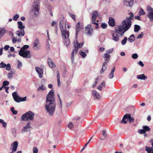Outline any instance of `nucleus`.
I'll list each match as a JSON object with an SVG mask.
<instances>
[{
  "label": "nucleus",
  "mask_w": 153,
  "mask_h": 153,
  "mask_svg": "<svg viewBox=\"0 0 153 153\" xmlns=\"http://www.w3.org/2000/svg\"><path fill=\"white\" fill-rule=\"evenodd\" d=\"M53 90H50L46 97L45 108L47 113L50 116H53L55 112L56 103L54 97Z\"/></svg>",
  "instance_id": "obj_1"
},
{
  "label": "nucleus",
  "mask_w": 153,
  "mask_h": 153,
  "mask_svg": "<svg viewBox=\"0 0 153 153\" xmlns=\"http://www.w3.org/2000/svg\"><path fill=\"white\" fill-rule=\"evenodd\" d=\"M63 20H60L59 25L60 30L61 31L62 35L64 44L66 46H68L69 44L70 41L69 38V31L66 29L64 30L63 28Z\"/></svg>",
  "instance_id": "obj_2"
},
{
  "label": "nucleus",
  "mask_w": 153,
  "mask_h": 153,
  "mask_svg": "<svg viewBox=\"0 0 153 153\" xmlns=\"http://www.w3.org/2000/svg\"><path fill=\"white\" fill-rule=\"evenodd\" d=\"M39 2L40 0H35L31 10V13L37 16L39 14Z\"/></svg>",
  "instance_id": "obj_3"
},
{
  "label": "nucleus",
  "mask_w": 153,
  "mask_h": 153,
  "mask_svg": "<svg viewBox=\"0 0 153 153\" xmlns=\"http://www.w3.org/2000/svg\"><path fill=\"white\" fill-rule=\"evenodd\" d=\"M34 114L31 111H29L22 115L21 119L22 121H26L28 120H33Z\"/></svg>",
  "instance_id": "obj_4"
},
{
  "label": "nucleus",
  "mask_w": 153,
  "mask_h": 153,
  "mask_svg": "<svg viewBox=\"0 0 153 153\" xmlns=\"http://www.w3.org/2000/svg\"><path fill=\"white\" fill-rule=\"evenodd\" d=\"M104 56L103 58L105 59V61L102 64V68L100 71L101 74L106 70L107 65V63L109 62L110 58V55L108 53H104Z\"/></svg>",
  "instance_id": "obj_5"
},
{
  "label": "nucleus",
  "mask_w": 153,
  "mask_h": 153,
  "mask_svg": "<svg viewBox=\"0 0 153 153\" xmlns=\"http://www.w3.org/2000/svg\"><path fill=\"white\" fill-rule=\"evenodd\" d=\"M126 31L121 25L116 27L115 28V32L117 36L121 37L123 35L124 33Z\"/></svg>",
  "instance_id": "obj_6"
},
{
  "label": "nucleus",
  "mask_w": 153,
  "mask_h": 153,
  "mask_svg": "<svg viewBox=\"0 0 153 153\" xmlns=\"http://www.w3.org/2000/svg\"><path fill=\"white\" fill-rule=\"evenodd\" d=\"M127 19H125L122 22V27L125 30L127 31L131 27V22L129 21Z\"/></svg>",
  "instance_id": "obj_7"
},
{
  "label": "nucleus",
  "mask_w": 153,
  "mask_h": 153,
  "mask_svg": "<svg viewBox=\"0 0 153 153\" xmlns=\"http://www.w3.org/2000/svg\"><path fill=\"white\" fill-rule=\"evenodd\" d=\"M146 11L147 12V16L149 18L151 22L153 21V9L148 5L147 6Z\"/></svg>",
  "instance_id": "obj_8"
},
{
  "label": "nucleus",
  "mask_w": 153,
  "mask_h": 153,
  "mask_svg": "<svg viewBox=\"0 0 153 153\" xmlns=\"http://www.w3.org/2000/svg\"><path fill=\"white\" fill-rule=\"evenodd\" d=\"M85 31L87 34L89 36L92 35L93 33V30L91 28V24L88 25L85 28Z\"/></svg>",
  "instance_id": "obj_9"
},
{
  "label": "nucleus",
  "mask_w": 153,
  "mask_h": 153,
  "mask_svg": "<svg viewBox=\"0 0 153 153\" xmlns=\"http://www.w3.org/2000/svg\"><path fill=\"white\" fill-rule=\"evenodd\" d=\"M19 54L21 56L24 58H30L31 57V54L29 51L26 50L23 53L19 52Z\"/></svg>",
  "instance_id": "obj_10"
},
{
  "label": "nucleus",
  "mask_w": 153,
  "mask_h": 153,
  "mask_svg": "<svg viewBox=\"0 0 153 153\" xmlns=\"http://www.w3.org/2000/svg\"><path fill=\"white\" fill-rule=\"evenodd\" d=\"M133 0H123V3L126 7H131L133 4Z\"/></svg>",
  "instance_id": "obj_11"
},
{
  "label": "nucleus",
  "mask_w": 153,
  "mask_h": 153,
  "mask_svg": "<svg viewBox=\"0 0 153 153\" xmlns=\"http://www.w3.org/2000/svg\"><path fill=\"white\" fill-rule=\"evenodd\" d=\"M33 48L34 50H37L40 47L39 39L36 38L33 42Z\"/></svg>",
  "instance_id": "obj_12"
},
{
  "label": "nucleus",
  "mask_w": 153,
  "mask_h": 153,
  "mask_svg": "<svg viewBox=\"0 0 153 153\" xmlns=\"http://www.w3.org/2000/svg\"><path fill=\"white\" fill-rule=\"evenodd\" d=\"M143 129L139 130L138 132L140 134H143L145 133L146 131H149L150 130V128L148 126H143Z\"/></svg>",
  "instance_id": "obj_13"
},
{
  "label": "nucleus",
  "mask_w": 153,
  "mask_h": 153,
  "mask_svg": "<svg viewBox=\"0 0 153 153\" xmlns=\"http://www.w3.org/2000/svg\"><path fill=\"white\" fill-rule=\"evenodd\" d=\"M35 70L36 72L39 74V77L40 78H42L43 74V69L38 67H36Z\"/></svg>",
  "instance_id": "obj_14"
},
{
  "label": "nucleus",
  "mask_w": 153,
  "mask_h": 153,
  "mask_svg": "<svg viewBox=\"0 0 153 153\" xmlns=\"http://www.w3.org/2000/svg\"><path fill=\"white\" fill-rule=\"evenodd\" d=\"M92 95L94 99L99 100L100 98V96L96 90H93L92 92Z\"/></svg>",
  "instance_id": "obj_15"
},
{
  "label": "nucleus",
  "mask_w": 153,
  "mask_h": 153,
  "mask_svg": "<svg viewBox=\"0 0 153 153\" xmlns=\"http://www.w3.org/2000/svg\"><path fill=\"white\" fill-rule=\"evenodd\" d=\"M18 146V143L17 141H15L12 143L11 145L10 149L13 150V151H16Z\"/></svg>",
  "instance_id": "obj_16"
},
{
  "label": "nucleus",
  "mask_w": 153,
  "mask_h": 153,
  "mask_svg": "<svg viewBox=\"0 0 153 153\" xmlns=\"http://www.w3.org/2000/svg\"><path fill=\"white\" fill-rule=\"evenodd\" d=\"M12 96L15 101L17 102H20V97L17 95L16 92H13L12 93Z\"/></svg>",
  "instance_id": "obj_17"
},
{
  "label": "nucleus",
  "mask_w": 153,
  "mask_h": 153,
  "mask_svg": "<svg viewBox=\"0 0 153 153\" xmlns=\"http://www.w3.org/2000/svg\"><path fill=\"white\" fill-rule=\"evenodd\" d=\"M16 34L19 36H23L25 34L24 30H19L16 32Z\"/></svg>",
  "instance_id": "obj_18"
},
{
  "label": "nucleus",
  "mask_w": 153,
  "mask_h": 153,
  "mask_svg": "<svg viewBox=\"0 0 153 153\" xmlns=\"http://www.w3.org/2000/svg\"><path fill=\"white\" fill-rule=\"evenodd\" d=\"M109 25L111 27L114 26L115 25L114 19L112 17H110L109 18Z\"/></svg>",
  "instance_id": "obj_19"
},
{
  "label": "nucleus",
  "mask_w": 153,
  "mask_h": 153,
  "mask_svg": "<svg viewBox=\"0 0 153 153\" xmlns=\"http://www.w3.org/2000/svg\"><path fill=\"white\" fill-rule=\"evenodd\" d=\"M74 44L75 49H77L78 51L79 48L82 47L83 44V43L81 44L79 43L77 40L76 41V42H74Z\"/></svg>",
  "instance_id": "obj_20"
},
{
  "label": "nucleus",
  "mask_w": 153,
  "mask_h": 153,
  "mask_svg": "<svg viewBox=\"0 0 153 153\" xmlns=\"http://www.w3.org/2000/svg\"><path fill=\"white\" fill-rule=\"evenodd\" d=\"M92 15V20H96L97 17L98 16V12L97 11H95L93 13Z\"/></svg>",
  "instance_id": "obj_21"
},
{
  "label": "nucleus",
  "mask_w": 153,
  "mask_h": 153,
  "mask_svg": "<svg viewBox=\"0 0 153 153\" xmlns=\"http://www.w3.org/2000/svg\"><path fill=\"white\" fill-rule=\"evenodd\" d=\"M137 78L138 79L145 80L147 78V76H145L144 74L137 75Z\"/></svg>",
  "instance_id": "obj_22"
},
{
  "label": "nucleus",
  "mask_w": 153,
  "mask_h": 153,
  "mask_svg": "<svg viewBox=\"0 0 153 153\" xmlns=\"http://www.w3.org/2000/svg\"><path fill=\"white\" fill-rule=\"evenodd\" d=\"M18 25V28L19 30H24L25 28V26L23 25L22 22L21 21H19L17 22Z\"/></svg>",
  "instance_id": "obj_23"
},
{
  "label": "nucleus",
  "mask_w": 153,
  "mask_h": 153,
  "mask_svg": "<svg viewBox=\"0 0 153 153\" xmlns=\"http://www.w3.org/2000/svg\"><path fill=\"white\" fill-rule=\"evenodd\" d=\"M80 24L79 22H78L76 25V37H77V36L78 35V32L80 30Z\"/></svg>",
  "instance_id": "obj_24"
},
{
  "label": "nucleus",
  "mask_w": 153,
  "mask_h": 153,
  "mask_svg": "<svg viewBox=\"0 0 153 153\" xmlns=\"http://www.w3.org/2000/svg\"><path fill=\"white\" fill-rule=\"evenodd\" d=\"M48 62L49 66L50 67L52 68L55 66V64L53 63V62L51 59L49 58L48 60Z\"/></svg>",
  "instance_id": "obj_25"
},
{
  "label": "nucleus",
  "mask_w": 153,
  "mask_h": 153,
  "mask_svg": "<svg viewBox=\"0 0 153 153\" xmlns=\"http://www.w3.org/2000/svg\"><path fill=\"white\" fill-rule=\"evenodd\" d=\"M115 67H114L112 69L111 72L109 74V76H108V78L109 79H112L113 78L114 76V71L115 70Z\"/></svg>",
  "instance_id": "obj_26"
},
{
  "label": "nucleus",
  "mask_w": 153,
  "mask_h": 153,
  "mask_svg": "<svg viewBox=\"0 0 153 153\" xmlns=\"http://www.w3.org/2000/svg\"><path fill=\"white\" fill-rule=\"evenodd\" d=\"M78 51L77 49H74L72 51L71 59L72 62H73L74 60V54L75 53V54L77 53Z\"/></svg>",
  "instance_id": "obj_27"
},
{
  "label": "nucleus",
  "mask_w": 153,
  "mask_h": 153,
  "mask_svg": "<svg viewBox=\"0 0 153 153\" xmlns=\"http://www.w3.org/2000/svg\"><path fill=\"white\" fill-rule=\"evenodd\" d=\"M145 148V150L148 153H153V149L152 147L146 146Z\"/></svg>",
  "instance_id": "obj_28"
},
{
  "label": "nucleus",
  "mask_w": 153,
  "mask_h": 153,
  "mask_svg": "<svg viewBox=\"0 0 153 153\" xmlns=\"http://www.w3.org/2000/svg\"><path fill=\"white\" fill-rule=\"evenodd\" d=\"M11 131L13 136L16 137L17 135L16 128H14L11 129Z\"/></svg>",
  "instance_id": "obj_29"
},
{
  "label": "nucleus",
  "mask_w": 153,
  "mask_h": 153,
  "mask_svg": "<svg viewBox=\"0 0 153 153\" xmlns=\"http://www.w3.org/2000/svg\"><path fill=\"white\" fill-rule=\"evenodd\" d=\"M128 41L132 43L135 39V36L134 34H131L128 39Z\"/></svg>",
  "instance_id": "obj_30"
},
{
  "label": "nucleus",
  "mask_w": 153,
  "mask_h": 153,
  "mask_svg": "<svg viewBox=\"0 0 153 153\" xmlns=\"http://www.w3.org/2000/svg\"><path fill=\"white\" fill-rule=\"evenodd\" d=\"M140 29L141 28L139 25H134V31L135 32H138Z\"/></svg>",
  "instance_id": "obj_31"
},
{
  "label": "nucleus",
  "mask_w": 153,
  "mask_h": 153,
  "mask_svg": "<svg viewBox=\"0 0 153 153\" xmlns=\"http://www.w3.org/2000/svg\"><path fill=\"white\" fill-rule=\"evenodd\" d=\"M129 15H130V16L128 17H127L125 19H127L128 21L129 20V21L131 22V20L134 18V15L131 12L130 13Z\"/></svg>",
  "instance_id": "obj_32"
},
{
  "label": "nucleus",
  "mask_w": 153,
  "mask_h": 153,
  "mask_svg": "<svg viewBox=\"0 0 153 153\" xmlns=\"http://www.w3.org/2000/svg\"><path fill=\"white\" fill-rule=\"evenodd\" d=\"M119 36H118L117 35H115L112 36V39L116 42H118L119 40Z\"/></svg>",
  "instance_id": "obj_33"
},
{
  "label": "nucleus",
  "mask_w": 153,
  "mask_h": 153,
  "mask_svg": "<svg viewBox=\"0 0 153 153\" xmlns=\"http://www.w3.org/2000/svg\"><path fill=\"white\" fill-rule=\"evenodd\" d=\"M29 128H28L27 127L25 126L21 130V132L23 133L25 132H26L28 131Z\"/></svg>",
  "instance_id": "obj_34"
},
{
  "label": "nucleus",
  "mask_w": 153,
  "mask_h": 153,
  "mask_svg": "<svg viewBox=\"0 0 153 153\" xmlns=\"http://www.w3.org/2000/svg\"><path fill=\"white\" fill-rule=\"evenodd\" d=\"M45 89V87L43 85H42L41 86L38 88H37V91H43Z\"/></svg>",
  "instance_id": "obj_35"
},
{
  "label": "nucleus",
  "mask_w": 153,
  "mask_h": 153,
  "mask_svg": "<svg viewBox=\"0 0 153 153\" xmlns=\"http://www.w3.org/2000/svg\"><path fill=\"white\" fill-rule=\"evenodd\" d=\"M128 39L127 37H124V39L121 42V44L123 45H125L127 42V40Z\"/></svg>",
  "instance_id": "obj_36"
},
{
  "label": "nucleus",
  "mask_w": 153,
  "mask_h": 153,
  "mask_svg": "<svg viewBox=\"0 0 153 153\" xmlns=\"http://www.w3.org/2000/svg\"><path fill=\"white\" fill-rule=\"evenodd\" d=\"M139 13L140 15H143L145 14V13L143 9L141 8L140 9V11L139 12Z\"/></svg>",
  "instance_id": "obj_37"
},
{
  "label": "nucleus",
  "mask_w": 153,
  "mask_h": 153,
  "mask_svg": "<svg viewBox=\"0 0 153 153\" xmlns=\"http://www.w3.org/2000/svg\"><path fill=\"white\" fill-rule=\"evenodd\" d=\"M131 116L130 114H127L124 115L123 117H124L126 119V120H128L129 118H130Z\"/></svg>",
  "instance_id": "obj_38"
},
{
  "label": "nucleus",
  "mask_w": 153,
  "mask_h": 153,
  "mask_svg": "<svg viewBox=\"0 0 153 153\" xmlns=\"http://www.w3.org/2000/svg\"><path fill=\"white\" fill-rule=\"evenodd\" d=\"M79 53L81 56L83 58H85L86 56V55L85 53L82 51H80Z\"/></svg>",
  "instance_id": "obj_39"
},
{
  "label": "nucleus",
  "mask_w": 153,
  "mask_h": 153,
  "mask_svg": "<svg viewBox=\"0 0 153 153\" xmlns=\"http://www.w3.org/2000/svg\"><path fill=\"white\" fill-rule=\"evenodd\" d=\"M10 110L13 114L15 115L17 114V111L14 110V108L12 107L11 108Z\"/></svg>",
  "instance_id": "obj_40"
},
{
  "label": "nucleus",
  "mask_w": 153,
  "mask_h": 153,
  "mask_svg": "<svg viewBox=\"0 0 153 153\" xmlns=\"http://www.w3.org/2000/svg\"><path fill=\"white\" fill-rule=\"evenodd\" d=\"M74 126L73 123L72 122H70L68 125V127L70 129H72Z\"/></svg>",
  "instance_id": "obj_41"
},
{
  "label": "nucleus",
  "mask_w": 153,
  "mask_h": 153,
  "mask_svg": "<svg viewBox=\"0 0 153 153\" xmlns=\"http://www.w3.org/2000/svg\"><path fill=\"white\" fill-rule=\"evenodd\" d=\"M22 62L19 60L18 61V64L17 68L18 69H20L22 66Z\"/></svg>",
  "instance_id": "obj_42"
},
{
  "label": "nucleus",
  "mask_w": 153,
  "mask_h": 153,
  "mask_svg": "<svg viewBox=\"0 0 153 153\" xmlns=\"http://www.w3.org/2000/svg\"><path fill=\"white\" fill-rule=\"evenodd\" d=\"M138 56V55L136 53H134L132 54L131 56L132 58L134 59H136Z\"/></svg>",
  "instance_id": "obj_43"
},
{
  "label": "nucleus",
  "mask_w": 153,
  "mask_h": 153,
  "mask_svg": "<svg viewBox=\"0 0 153 153\" xmlns=\"http://www.w3.org/2000/svg\"><path fill=\"white\" fill-rule=\"evenodd\" d=\"M99 80V79L98 78H97L95 79V81L94 83L92 85V88L94 87L97 84Z\"/></svg>",
  "instance_id": "obj_44"
},
{
  "label": "nucleus",
  "mask_w": 153,
  "mask_h": 153,
  "mask_svg": "<svg viewBox=\"0 0 153 153\" xmlns=\"http://www.w3.org/2000/svg\"><path fill=\"white\" fill-rule=\"evenodd\" d=\"M101 27L103 29H105L107 27V25L105 23H102Z\"/></svg>",
  "instance_id": "obj_45"
},
{
  "label": "nucleus",
  "mask_w": 153,
  "mask_h": 153,
  "mask_svg": "<svg viewBox=\"0 0 153 153\" xmlns=\"http://www.w3.org/2000/svg\"><path fill=\"white\" fill-rule=\"evenodd\" d=\"M9 84V82L7 81H4L3 83V86L4 87L5 86H7Z\"/></svg>",
  "instance_id": "obj_46"
},
{
  "label": "nucleus",
  "mask_w": 153,
  "mask_h": 153,
  "mask_svg": "<svg viewBox=\"0 0 153 153\" xmlns=\"http://www.w3.org/2000/svg\"><path fill=\"white\" fill-rule=\"evenodd\" d=\"M6 70H10L11 68L10 65L8 63L6 65Z\"/></svg>",
  "instance_id": "obj_47"
},
{
  "label": "nucleus",
  "mask_w": 153,
  "mask_h": 153,
  "mask_svg": "<svg viewBox=\"0 0 153 153\" xmlns=\"http://www.w3.org/2000/svg\"><path fill=\"white\" fill-rule=\"evenodd\" d=\"M96 20H92V23L96 25L95 28L97 29L99 27L98 24L95 22Z\"/></svg>",
  "instance_id": "obj_48"
},
{
  "label": "nucleus",
  "mask_w": 153,
  "mask_h": 153,
  "mask_svg": "<svg viewBox=\"0 0 153 153\" xmlns=\"http://www.w3.org/2000/svg\"><path fill=\"white\" fill-rule=\"evenodd\" d=\"M6 65L5 63L3 62H1L0 64V68H6Z\"/></svg>",
  "instance_id": "obj_49"
},
{
  "label": "nucleus",
  "mask_w": 153,
  "mask_h": 153,
  "mask_svg": "<svg viewBox=\"0 0 153 153\" xmlns=\"http://www.w3.org/2000/svg\"><path fill=\"white\" fill-rule=\"evenodd\" d=\"M113 51V48L110 49L109 50H108L106 51V53L109 54V53H111Z\"/></svg>",
  "instance_id": "obj_50"
},
{
  "label": "nucleus",
  "mask_w": 153,
  "mask_h": 153,
  "mask_svg": "<svg viewBox=\"0 0 153 153\" xmlns=\"http://www.w3.org/2000/svg\"><path fill=\"white\" fill-rule=\"evenodd\" d=\"M127 121V120H126V119L123 117L122 120L121 121V123L123 124H126Z\"/></svg>",
  "instance_id": "obj_51"
},
{
  "label": "nucleus",
  "mask_w": 153,
  "mask_h": 153,
  "mask_svg": "<svg viewBox=\"0 0 153 153\" xmlns=\"http://www.w3.org/2000/svg\"><path fill=\"white\" fill-rule=\"evenodd\" d=\"M19 15L16 14L13 17V19L14 21H16L17 19L19 18Z\"/></svg>",
  "instance_id": "obj_52"
},
{
  "label": "nucleus",
  "mask_w": 153,
  "mask_h": 153,
  "mask_svg": "<svg viewBox=\"0 0 153 153\" xmlns=\"http://www.w3.org/2000/svg\"><path fill=\"white\" fill-rule=\"evenodd\" d=\"M143 36V32H141V33L137 37V39H141L142 38Z\"/></svg>",
  "instance_id": "obj_53"
},
{
  "label": "nucleus",
  "mask_w": 153,
  "mask_h": 153,
  "mask_svg": "<svg viewBox=\"0 0 153 153\" xmlns=\"http://www.w3.org/2000/svg\"><path fill=\"white\" fill-rule=\"evenodd\" d=\"M12 42L13 44H15L17 42V38L14 37H13L12 39Z\"/></svg>",
  "instance_id": "obj_54"
},
{
  "label": "nucleus",
  "mask_w": 153,
  "mask_h": 153,
  "mask_svg": "<svg viewBox=\"0 0 153 153\" xmlns=\"http://www.w3.org/2000/svg\"><path fill=\"white\" fill-rule=\"evenodd\" d=\"M33 153H38V150L36 147H33Z\"/></svg>",
  "instance_id": "obj_55"
},
{
  "label": "nucleus",
  "mask_w": 153,
  "mask_h": 153,
  "mask_svg": "<svg viewBox=\"0 0 153 153\" xmlns=\"http://www.w3.org/2000/svg\"><path fill=\"white\" fill-rule=\"evenodd\" d=\"M128 120L130 123H131L132 122H133L134 120V118L133 117H131V116L130 118Z\"/></svg>",
  "instance_id": "obj_56"
},
{
  "label": "nucleus",
  "mask_w": 153,
  "mask_h": 153,
  "mask_svg": "<svg viewBox=\"0 0 153 153\" xmlns=\"http://www.w3.org/2000/svg\"><path fill=\"white\" fill-rule=\"evenodd\" d=\"M7 77L9 79H11L13 77V75L10 73H9L7 74Z\"/></svg>",
  "instance_id": "obj_57"
},
{
  "label": "nucleus",
  "mask_w": 153,
  "mask_h": 153,
  "mask_svg": "<svg viewBox=\"0 0 153 153\" xmlns=\"http://www.w3.org/2000/svg\"><path fill=\"white\" fill-rule=\"evenodd\" d=\"M26 100V97H21L20 99V101H25Z\"/></svg>",
  "instance_id": "obj_58"
},
{
  "label": "nucleus",
  "mask_w": 153,
  "mask_h": 153,
  "mask_svg": "<svg viewBox=\"0 0 153 153\" xmlns=\"http://www.w3.org/2000/svg\"><path fill=\"white\" fill-rule=\"evenodd\" d=\"M138 64L142 67H143L144 65V64H143V62L141 61H139L138 62Z\"/></svg>",
  "instance_id": "obj_59"
},
{
  "label": "nucleus",
  "mask_w": 153,
  "mask_h": 153,
  "mask_svg": "<svg viewBox=\"0 0 153 153\" xmlns=\"http://www.w3.org/2000/svg\"><path fill=\"white\" fill-rule=\"evenodd\" d=\"M10 73L13 75V74H15L16 73V71L15 70L13 69H12L10 70Z\"/></svg>",
  "instance_id": "obj_60"
},
{
  "label": "nucleus",
  "mask_w": 153,
  "mask_h": 153,
  "mask_svg": "<svg viewBox=\"0 0 153 153\" xmlns=\"http://www.w3.org/2000/svg\"><path fill=\"white\" fill-rule=\"evenodd\" d=\"M25 49L23 47L22 48L19 52H20L21 53H23L25 51Z\"/></svg>",
  "instance_id": "obj_61"
},
{
  "label": "nucleus",
  "mask_w": 153,
  "mask_h": 153,
  "mask_svg": "<svg viewBox=\"0 0 153 153\" xmlns=\"http://www.w3.org/2000/svg\"><path fill=\"white\" fill-rule=\"evenodd\" d=\"M102 133L103 136L105 137H106L107 136V135L106 132L105 130H103L102 132Z\"/></svg>",
  "instance_id": "obj_62"
},
{
  "label": "nucleus",
  "mask_w": 153,
  "mask_h": 153,
  "mask_svg": "<svg viewBox=\"0 0 153 153\" xmlns=\"http://www.w3.org/2000/svg\"><path fill=\"white\" fill-rule=\"evenodd\" d=\"M70 16L74 20H75V15L73 14H70Z\"/></svg>",
  "instance_id": "obj_63"
},
{
  "label": "nucleus",
  "mask_w": 153,
  "mask_h": 153,
  "mask_svg": "<svg viewBox=\"0 0 153 153\" xmlns=\"http://www.w3.org/2000/svg\"><path fill=\"white\" fill-rule=\"evenodd\" d=\"M10 48V46L9 45H6L4 47V49L5 50H7Z\"/></svg>",
  "instance_id": "obj_64"
}]
</instances>
